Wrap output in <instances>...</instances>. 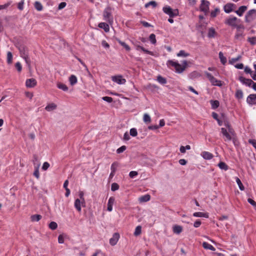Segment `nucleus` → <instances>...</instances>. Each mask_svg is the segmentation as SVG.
I'll list each match as a JSON object with an SVG mask.
<instances>
[{
  "label": "nucleus",
  "instance_id": "nucleus-40",
  "mask_svg": "<svg viewBox=\"0 0 256 256\" xmlns=\"http://www.w3.org/2000/svg\"><path fill=\"white\" fill-rule=\"evenodd\" d=\"M34 8L38 11H41L43 8L42 4L38 2H34Z\"/></svg>",
  "mask_w": 256,
  "mask_h": 256
},
{
  "label": "nucleus",
  "instance_id": "nucleus-14",
  "mask_svg": "<svg viewBox=\"0 0 256 256\" xmlns=\"http://www.w3.org/2000/svg\"><path fill=\"white\" fill-rule=\"evenodd\" d=\"M200 155L204 160H210L214 157V156L212 153L206 151L202 152Z\"/></svg>",
  "mask_w": 256,
  "mask_h": 256
},
{
  "label": "nucleus",
  "instance_id": "nucleus-1",
  "mask_svg": "<svg viewBox=\"0 0 256 256\" xmlns=\"http://www.w3.org/2000/svg\"><path fill=\"white\" fill-rule=\"evenodd\" d=\"M166 65L169 68L174 70L176 72L182 73L187 66L188 63L186 60L182 62V64L177 61L168 60L166 62Z\"/></svg>",
  "mask_w": 256,
  "mask_h": 256
},
{
  "label": "nucleus",
  "instance_id": "nucleus-15",
  "mask_svg": "<svg viewBox=\"0 0 256 256\" xmlns=\"http://www.w3.org/2000/svg\"><path fill=\"white\" fill-rule=\"evenodd\" d=\"M115 198L113 196H111L109 198L108 202V208L107 210L109 212H111L112 210V206L114 202Z\"/></svg>",
  "mask_w": 256,
  "mask_h": 256
},
{
  "label": "nucleus",
  "instance_id": "nucleus-61",
  "mask_svg": "<svg viewBox=\"0 0 256 256\" xmlns=\"http://www.w3.org/2000/svg\"><path fill=\"white\" fill-rule=\"evenodd\" d=\"M248 202L256 208V202L252 198H248Z\"/></svg>",
  "mask_w": 256,
  "mask_h": 256
},
{
  "label": "nucleus",
  "instance_id": "nucleus-8",
  "mask_svg": "<svg viewBox=\"0 0 256 256\" xmlns=\"http://www.w3.org/2000/svg\"><path fill=\"white\" fill-rule=\"evenodd\" d=\"M210 2L206 0H202L200 6V10L206 14L209 12V6Z\"/></svg>",
  "mask_w": 256,
  "mask_h": 256
},
{
  "label": "nucleus",
  "instance_id": "nucleus-20",
  "mask_svg": "<svg viewBox=\"0 0 256 256\" xmlns=\"http://www.w3.org/2000/svg\"><path fill=\"white\" fill-rule=\"evenodd\" d=\"M193 216L195 217H204L206 218H208V213H204L202 212H196L193 214Z\"/></svg>",
  "mask_w": 256,
  "mask_h": 256
},
{
  "label": "nucleus",
  "instance_id": "nucleus-41",
  "mask_svg": "<svg viewBox=\"0 0 256 256\" xmlns=\"http://www.w3.org/2000/svg\"><path fill=\"white\" fill-rule=\"evenodd\" d=\"M142 232V227L140 226H138L136 227L134 232V235L135 236H139Z\"/></svg>",
  "mask_w": 256,
  "mask_h": 256
},
{
  "label": "nucleus",
  "instance_id": "nucleus-53",
  "mask_svg": "<svg viewBox=\"0 0 256 256\" xmlns=\"http://www.w3.org/2000/svg\"><path fill=\"white\" fill-rule=\"evenodd\" d=\"M102 99L104 100L107 102H109V103L112 102L113 100V98L112 97L106 96L102 97Z\"/></svg>",
  "mask_w": 256,
  "mask_h": 256
},
{
  "label": "nucleus",
  "instance_id": "nucleus-26",
  "mask_svg": "<svg viewBox=\"0 0 256 256\" xmlns=\"http://www.w3.org/2000/svg\"><path fill=\"white\" fill-rule=\"evenodd\" d=\"M218 166L221 170H227L228 169V166L225 162H219Z\"/></svg>",
  "mask_w": 256,
  "mask_h": 256
},
{
  "label": "nucleus",
  "instance_id": "nucleus-60",
  "mask_svg": "<svg viewBox=\"0 0 256 256\" xmlns=\"http://www.w3.org/2000/svg\"><path fill=\"white\" fill-rule=\"evenodd\" d=\"M10 4L11 2H8L4 4L0 5V10L6 8Z\"/></svg>",
  "mask_w": 256,
  "mask_h": 256
},
{
  "label": "nucleus",
  "instance_id": "nucleus-34",
  "mask_svg": "<svg viewBox=\"0 0 256 256\" xmlns=\"http://www.w3.org/2000/svg\"><path fill=\"white\" fill-rule=\"evenodd\" d=\"M219 58L221 62L224 64L226 62V58L224 56L223 53L221 52H220L218 54Z\"/></svg>",
  "mask_w": 256,
  "mask_h": 256
},
{
  "label": "nucleus",
  "instance_id": "nucleus-48",
  "mask_svg": "<svg viewBox=\"0 0 256 256\" xmlns=\"http://www.w3.org/2000/svg\"><path fill=\"white\" fill-rule=\"evenodd\" d=\"M130 134L132 136H136L138 134V132L136 128H132L130 130Z\"/></svg>",
  "mask_w": 256,
  "mask_h": 256
},
{
  "label": "nucleus",
  "instance_id": "nucleus-59",
  "mask_svg": "<svg viewBox=\"0 0 256 256\" xmlns=\"http://www.w3.org/2000/svg\"><path fill=\"white\" fill-rule=\"evenodd\" d=\"M248 142L252 144V146L256 149V140L254 139L248 140Z\"/></svg>",
  "mask_w": 256,
  "mask_h": 256
},
{
  "label": "nucleus",
  "instance_id": "nucleus-21",
  "mask_svg": "<svg viewBox=\"0 0 256 256\" xmlns=\"http://www.w3.org/2000/svg\"><path fill=\"white\" fill-rule=\"evenodd\" d=\"M202 246L205 249L210 250L212 251L216 250L215 248L212 244H208L207 242H204L202 243Z\"/></svg>",
  "mask_w": 256,
  "mask_h": 256
},
{
  "label": "nucleus",
  "instance_id": "nucleus-51",
  "mask_svg": "<svg viewBox=\"0 0 256 256\" xmlns=\"http://www.w3.org/2000/svg\"><path fill=\"white\" fill-rule=\"evenodd\" d=\"M112 80H125V79L122 78V77L121 75H117L114 76L112 77Z\"/></svg>",
  "mask_w": 256,
  "mask_h": 256
},
{
  "label": "nucleus",
  "instance_id": "nucleus-29",
  "mask_svg": "<svg viewBox=\"0 0 256 256\" xmlns=\"http://www.w3.org/2000/svg\"><path fill=\"white\" fill-rule=\"evenodd\" d=\"M42 218V216L40 214H34L30 216L32 222H38Z\"/></svg>",
  "mask_w": 256,
  "mask_h": 256
},
{
  "label": "nucleus",
  "instance_id": "nucleus-55",
  "mask_svg": "<svg viewBox=\"0 0 256 256\" xmlns=\"http://www.w3.org/2000/svg\"><path fill=\"white\" fill-rule=\"evenodd\" d=\"M24 0H21L18 4V8L20 10H22L24 9Z\"/></svg>",
  "mask_w": 256,
  "mask_h": 256
},
{
  "label": "nucleus",
  "instance_id": "nucleus-63",
  "mask_svg": "<svg viewBox=\"0 0 256 256\" xmlns=\"http://www.w3.org/2000/svg\"><path fill=\"white\" fill-rule=\"evenodd\" d=\"M234 67L238 69H240V70H242V69L244 66V64L242 63L240 64H235L234 65Z\"/></svg>",
  "mask_w": 256,
  "mask_h": 256
},
{
  "label": "nucleus",
  "instance_id": "nucleus-38",
  "mask_svg": "<svg viewBox=\"0 0 256 256\" xmlns=\"http://www.w3.org/2000/svg\"><path fill=\"white\" fill-rule=\"evenodd\" d=\"M236 182L239 188L241 190H244V187L243 186L242 182H241L240 179L238 178H236Z\"/></svg>",
  "mask_w": 256,
  "mask_h": 256
},
{
  "label": "nucleus",
  "instance_id": "nucleus-30",
  "mask_svg": "<svg viewBox=\"0 0 256 256\" xmlns=\"http://www.w3.org/2000/svg\"><path fill=\"white\" fill-rule=\"evenodd\" d=\"M118 42L127 51H130V48L128 45L126 43L124 42H122L120 40H117Z\"/></svg>",
  "mask_w": 256,
  "mask_h": 256
},
{
  "label": "nucleus",
  "instance_id": "nucleus-47",
  "mask_svg": "<svg viewBox=\"0 0 256 256\" xmlns=\"http://www.w3.org/2000/svg\"><path fill=\"white\" fill-rule=\"evenodd\" d=\"M58 227L57 224L54 222H52L49 224V228L52 230H56Z\"/></svg>",
  "mask_w": 256,
  "mask_h": 256
},
{
  "label": "nucleus",
  "instance_id": "nucleus-27",
  "mask_svg": "<svg viewBox=\"0 0 256 256\" xmlns=\"http://www.w3.org/2000/svg\"><path fill=\"white\" fill-rule=\"evenodd\" d=\"M36 85V81H26V86L27 88H34Z\"/></svg>",
  "mask_w": 256,
  "mask_h": 256
},
{
  "label": "nucleus",
  "instance_id": "nucleus-64",
  "mask_svg": "<svg viewBox=\"0 0 256 256\" xmlns=\"http://www.w3.org/2000/svg\"><path fill=\"white\" fill-rule=\"evenodd\" d=\"M254 72H252V78L254 79V80H256V64H254Z\"/></svg>",
  "mask_w": 256,
  "mask_h": 256
},
{
  "label": "nucleus",
  "instance_id": "nucleus-45",
  "mask_svg": "<svg viewBox=\"0 0 256 256\" xmlns=\"http://www.w3.org/2000/svg\"><path fill=\"white\" fill-rule=\"evenodd\" d=\"M150 6H152L153 8H156L157 6L156 2L155 1H150L145 4V8H148Z\"/></svg>",
  "mask_w": 256,
  "mask_h": 256
},
{
  "label": "nucleus",
  "instance_id": "nucleus-32",
  "mask_svg": "<svg viewBox=\"0 0 256 256\" xmlns=\"http://www.w3.org/2000/svg\"><path fill=\"white\" fill-rule=\"evenodd\" d=\"M224 124L226 127V129L230 131L231 134H232V130H234L233 129V128H232V126L229 123V122L228 121H225V122H224Z\"/></svg>",
  "mask_w": 256,
  "mask_h": 256
},
{
  "label": "nucleus",
  "instance_id": "nucleus-23",
  "mask_svg": "<svg viewBox=\"0 0 256 256\" xmlns=\"http://www.w3.org/2000/svg\"><path fill=\"white\" fill-rule=\"evenodd\" d=\"M150 196L149 194H145L139 198L140 202H146L150 200Z\"/></svg>",
  "mask_w": 256,
  "mask_h": 256
},
{
  "label": "nucleus",
  "instance_id": "nucleus-37",
  "mask_svg": "<svg viewBox=\"0 0 256 256\" xmlns=\"http://www.w3.org/2000/svg\"><path fill=\"white\" fill-rule=\"evenodd\" d=\"M244 84H248L249 86H250L251 84H252V88L256 91V82H254V81H242Z\"/></svg>",
  "mask_w": 256,
  "mask_h": 256
},
{
  "label": "nucleus",
  "instance_id": "nucleus-49",
  "mask_svg": "<svg viewBox=\"0 0 256 256\" xmlns=\"http://www.w3.org/2000/svg\"><path fill=\"white\" fill-rule=\"evenodd\" d=\"M248 40L252 45L256 44V37L255 36L248 38Z\"/></svg>",
  "mask_w": 256,
  "mask_h": 256
},
{
  "label": "nucleus",
  "instance_id": "nucleus-5",
  "mask_svg": "<svg viewBox=\"0 0 256 256\" xmlns=\"http://www.w3.org/2000/svg\"><path fill=\"white\" fill-rule=\"evenodd\" d=\"M221 133L222 134L223 136L225 137V141L231 140L232 139L234 138V136L236 135V132L234 130H232V132L231 134L230 131L224 128H221Z\"/></svg>",
  "mask_w": 256,
  "mask_h": 256
},
{
  "label": "nucleus",
  "instance_id": "nucleus-12",
  "mask_svg": "<svg viewBox=\"0 0 256 256\" xmlns=\"http://www.w3.org/2000/svg\"><path fill=\"white\" fill-rule=\"evenodd\" d=\"M236 8V5L232 3H228L224 5V11L226 13H230L232 12Z\"/></svg>",
  "mask_w": 256,
  "mask_h": 256
},
{
  "label": "nucleus",
  "instance_id": "nucleus-50",
  "mask_svg": "<svg viewBox=\"0 0 256 256\" xmlns=\"http://www.w3.org/2000/svg\"><path fill=\"white\" fill-rule=\"evenodd\" d=\"M244 71L246 74H250V76H252V70L251 68L246 66L244 68Z\"/></svg>",
  "mask_w": 256,
  "mask_h": 256
},
{
  "label": "nucleus",
  "instance_id": "nucleus-57",
  "mask_svg": "<svg viewBox=\"0 0 256 256\" xmlns=\"http://www.w3.org/2000/svg\"><path fill=\"white\" fill-rule=\"evenodd\" d=\"M50 167V164L48 162H44V164H43V165H42V169L44 170H46L48 169V168Z\"/></svg>",
  "mask_w": 256,
  "mask_h": 256
},
{
  "label": "nucleus",
  "instance_id": "nucleus-31",
  "mask_svg": "<svg viewBox=\"0 0 256 256\" xmlns=\"http://www.w3.org/2000/svg\"><path fill=\"white\" fill-rule=\"evenodd\" d=\"M57 86L58 88L64 91H67L68 90V86L61 82H58Z\"/></svg>",
  "mask_w": 256,
  "mask_h": 256
},
{
  "label": "nucleus",
  "instance_id": "nucleus-46",
  "mask_svg": "<svg viewBox=\"0 0 256 256\" xmlns=\"http://www.w3.org/2000/svg\"><path fill=\"white\" fill-rule=\"evenodd\" d=\"M119 188V185L116 182H114L111 185V190L113 192L118 190Z\"/></svg>",
  "mask_w": 256,
  "mask_h": 256
},
{
  "label": "nucleus",
  "instance_id": "nucleus-44",
  "mask_svg": "<svg viewBox=\"0 0 256 256\" xmlns=\"http://www.w3.org/2000/svg\"><path fill=\"white\" fill-rule=\"evenodd\" d=\"M149 39H150V42H152V44H156V36L154 34H150L149 36Z\"/></svg>",
  "mask_w": 256,
  "mask_h": 256
},
{
  "label": "nucleus",
  "instance_id": "nucleus-16",
  "mask_svg": "<svg viewBox=\"0 0 256 256\" xmlns=\"http://www.w3.org/2000/svg\"><path fill=\"white\" fill-rule=\"evenodd\" d=\"M247 6H240L238 9L235 12L240 16H242L244 13L247 10Z\"/></svg>",
  "mask_w": 256,
  "mask_h": 256
},
{
  "label": "nucleus",
  "instance_id": "nucleus-11",
  "mask_svg": "<svg viewBox=\"0 0 256 256\" xmlns=\"http://www.w3.org/2000/svg\"><path fill=\"white\" fill-rule=\"evenodd\" d=\"M247 103L250 105H256V94H250L246 98Z\"/></svg>",
  "mask_w": 256,
  "mask_h": 256
},
{
  "label": "nucleus",
  "instance_id": "nucleus-4",
  "mask_svg": "<svg viewBox=\"0 0 256 256\" xmlns=\"http://www.w3.org/2000/svg\"><path fill=\"white\" fill-rule=\"evenodd\" d=\"M18 48L20 51V56L25 60V62L27 64H30V60L28 55L27 48L24 46H20L18 47Z\"/></svg>",
  "mask_w": 256,
  "mask_h": 256
},
{
  "label": "nucleus",
  "instance_id": "nucleus-6",
  "mask_svg": "<svg viewBox=\"0 0 256 256\" xmlns=\"http://www.w3.org/2000/svg\"><path fill=\"white\" fill-rule=\"evenodd\" d=\"M163 12L172 18L177 16L178 14V11L177 9L173 10L170 6H164L162 8Z\"/></svg>",
  "mask_w": 256,
  "mask_h": 256
},
{
  "label": "nucleus",
  "instance_id": "nucleus-39",
  "mask_svg": "<svg viewBox=\"0 0 256 256\" xmlns=\"http://www.w3.org/2000/svg\"><path fill=\"white\" fill-rule=\"evenodd\" d=\"M143 120L146 123H150L151 122V118L148 114H144Z\"/></svg>",
  "mask_w": 256,
  "mask_h": 256
},
{
  "label": "nucleus",
  "instance_id": "nucleus-33",
  "mask_svg": "<svg viewBox=\"0 0 256 256\" xmlns=\"http://www.w3.org/2000/svg\"><path fill=\"white\" fill-rule=\"evenodd\" d=\"M12 53L10 52H7V58L6 61L8 64H11L12 62Z\"/></svg>",
  "mask_w": 256,
  "mask_h": 256
},
{
  "label": "nucleus",
  "instance_id": "nucleus-7",
  "mask_svg": "<svg viewBox=\"0 0 256 256\" xmlns=\"http://www.w3.org/2000/svg\"><path fill=\"white\" fill-rule=\"evenodd\" d=\"M256 18V10H251L248 12L245 16V20L246 22H250Z\"/></svg>",
  "mask_w": 256,
  "mask_h": 256
},
{
  "label": "nucleus",
  "instance_id": "nucleus-43",
  "mask_svg": "<svg viewBox=\"0 0 256 256\" xmlns=\"http://www.w3.org/2000/svg\"><path fill=\"white\" fill-rule=\"evenodd\" d=\"M118 166V163L117 162H113L110 167L111 172H116Z\"/></svg>",
  "mask_w": 256,
  "mask_h": 256
},
{
  "label": "nucleus",
  "instance_id": "nucleus-58",
  "mask_svg": "<svg viewBox=\"0 0 256 256\" xmlns=\"http://www.w3.org/2000/svg\"><path fill=\"white\" fill-rule=\"evenodd\" d=\"M78 196H79V197H80V200H82V203H84V193L82 191H80L79 192V194H78Z\"/></svg>",
  "mask_w": 256,
  "mask_h": 256
},
{
  "label": "nucleus",
  "instance_id": "nucleus-9",
  "mask_svg": "<svg viewBox=\"0 0 256 256\" xmlns=\"http://www.w3.org/2000/svg\"><path fill=\"white\" fill-rule=\"evenodd\" d=\"M244 27L243 26L236 28V32L234 36L235 39L241 40L244 38Z\"/></svg>",
  "mask_w": 256,
  "mask_h": 256
},
{
  "label": "nucleus",
  "instance_id": "nucleus-13",
  "mask_svg": "<svg viewBox=\"0 0 256 256\" xmlns=\"http://www.w3.org/2000/svg\"><path fill=\"white\" fill-rule=\"evenodd\" d=\"M120 238V234L116 232L114 234L112 238L110 239V244L112 246H114L116 244Z\"/></svg>",
  "mask_w": 256,
  "mask_h": 256
},
{
  "label": "nucleus",
  "instance_id": "nucleus-28",
  "mask_svg": "<svg viewBox=\"0 0 256 256\" xmlns=\"http://www.w3.org/2000/svg\"><path fill=\"white\" fill-rule=\"evenodd\" d=\"M210 103L211 104L212 108V109H216V108H218L220 105V102L217 100H212L210 101Z\"/></svg>",
  "mask_w": 256,
  "mask_h": 256
},
{
  "label": "nucleus",
  "instance_id": "nucleus-10",
  "mask_svg": "<svg viewBox=\"0 0 256 256\" xmlns=\"http://www.w3.org/2000/svg\"><path fill=\"white\" fill-rule=\"evenodd\" d=\"M74 208L78 212H80L82 211V206L84 207L86 206V202L84 203H82V200H80L79 198H76L74 203Z\"/></svg>",
  "mask_w": 256,
  "mask_h": 256
},
{
  "label": "nucleus",
  "instance_id": "nucleus-52",
  "mask_svg": "<svg viewBox=\"0 0 256 256\" xmlns=\"http://www.w3.org/2000/svg\"><path fill=\"white\" fill-rule=\"evenodd\" d=\"M138 175V172L136 171H131L129 173V176L130 178H134Z\"/></svg>",
  "mask_w": 256,
  "mask_h": 256
},
{
  "label": "nucleus",
  "instance_id": "nucleus-17",
  "mask_svg": "<svg viewBox=\"0 0 256 256\" xmlns=\"http://www.w3.org/2000/svg\"><path fill=\"white\" fill-rule=\"evenodd\" d=\"M98 27L100 28H102L105 32H108L110 31L109 25L105 22H100L98 25Z\"/></svg>",
  "mask_w": 256,
  "mask_h": 256
},
{
  "label": "nucleus",
  "instance_id": "nucleus-54",
  "mask_svg": "<svg viewBox=\"0 0 256 256\" xmlns=\"http://www.w3.org/2000/svg\"><path fill=\"white\" fill-rule=\"evenodd\" d=\"M126 147L125 146H122L116 150V152L118 154H120L124 152L126 150Z\"/></svg>",
  "mask_w": 256,
  "mask_h": 256
},
{
  "label": "nucleus",
  "instance_id": "nucleus-22",
  "mask_svg": "<svg viewBox=\"0 0 256 256\" xmlns=\"http://www.w3.org/2000/svg\"><path fill=\"white\" fill-rule=\"evenodd\" d=\"M216 32L213 28H210L208 30V36L210 38H214L216 36Z\"/></svg>",
  "mask_w": 256,
  "mask_h": 256
},
{
  "label": "nucleus",
  "instance_id": "nucleus-24",
  "mask_svg": "<svg viewBox=\"0 0 256 256\" xmlns=\"http://www.w3.org/2000/svg\"><path fill=\"white\" fill-rule=\"evenodd\" d=\"M182 230V228L181 226L176 225L173 227V232L174 233L176 234H180Z\"/></svg>",
  "mask_w": 256,
  "mask_h": 256
},
{
  "label": "nucleus",
  "instance_id": "nucleus-42",
  "mask_svg": "<svg viewBox=\"0 0 256 256\" xmlns=\"http://www.w3.org/2000/svg\"><path fill=\"white\" fill-rule=\"evenodd\" d=\"M212 84L214 86H222L224 84V81H211Z\"/></svg>",
  "mask_w": 256,
  "mask_h": 256
},
{
  "label": "nucleus",
  "instance_id": "nucleus-3",
  "mask_svg": "<svg viewBox=\"0 0 256 256\" xmlns=\"http://www.w3.org/2000/svg\"><path fill=\"white\" fill-rule=\"evenodd\" d=\"M240 22V20L238 18H237L235 16H230L228 18H227L224 22L225 24L226 25H228L229 26H230L234 28H238V26H242V24H239Z\"/></svg>",
  "mask_w": 256,
  "mask_h": 256
},
{
  "label": "nucleus",
  "instance_id": "nucleus-18",
  "mask_svg": "<svg viewBox=\"0 0 256 256\" xmlns=\"http://www.w3.org/2000/svg\"><path fill=\"white\" fill-rule=\"evenodd\" d=\"M57 108V106L54 103H50L48 104L45 108V110L48 112H51L56 110Z\"/></svg>",
  "mask_w": 256,
  "mask_h": 256
},
{
  "label": "nucleus",
  "instance_id": "nucleus-19",
  "mask_svg": "<svg viewBox=\"0 0 256 256\" xmlns=\"http://www.w3.org/2000/svg\"><path fill=\"white\" fill-rule=\"evenodd\" d=\"M220 12V10L218 8L216 7L212 10L210 14V16L212 18L216 17Z\"/></svg>",
  "mask_w": 256,
  "mask_h": 256
},
{
  "label": "nucleus",
  "instance_id": "nucleus-25",
  "mask_svg": "<svg viewBox=\"0 0 256 256\" xmlns=\"http://www.w3.org/2000/svg\"><path fill=\"white\" fill-rule=\"evenodd\" d=\"M177 56L178 57H182V58H186L190 56V54L186 52L184 50H180L177 54Z\"/></svg>",
  "mask_w": 256,
  "mask_h": 256
},
{
  "label": "nucleus",
  "instance_id": "nucleus-35",
  "mask_svg": "<svg viewBox=\"0 0 256 256\" xmlns=\"http://www.w3.org/2000/svg\"><path fill=\"white\" fill-rule=\"evenodd\" d=\"M235 96L238 99H241L243 97V92L240 90H238L236 91Z\"/></svg>",
  "mask_w": 256,
  "mask_h": 256
},
{
  "label": "nucleus",
  "instance_id": "nucleus-2",
  "mask_svg": "<svg viewBox=\"0 0 256 256\" xmlns=\"http://www.w3.org/2000/svg\"><path fill=\"white\" fill-rule=\"evenodd\" d=\"M102 16L104 20L109 24H113L114 18L112 15V9L110 7H107L104 10Z\"/></svg>",
  "mask_w": 256,
  "mask_h": 256
},
{
  "label": "nucleus",
  "instance_id": "nucleus-56",
  "mask_svg": "<svg viewBox=\"0 0 256 256\" xmlns=\"http://www.w3.org/2000/svg\"><path fill=\"white\" fill-rule=\"evenodd\" d=\"M16 68L18 72H20L22 70L21 64L20 62H17L15 64Z\"/></svg>",
  "mask_w": 256,
  "mask_h": 256
},
{
  "label": "nucleus",
  "instance_id": "nucleus-36",
  "mask_svg": "<svg viewBox=\"0 0 256 256\" xmlns=\"http://www.w3.org/2000/svg\"><path fill=\"white\" fill-rule=\"evenodd\" d=\"M241 58L240 56H238L236 58H230L228 62L230 64H235V63Z\"/></svg>",
  "mask_w": 256,
  "mask_h": 256
},
{
  "label": "nucleus",
  "instance_id": "nucleus-62",
  "mask_svg": "<svg viewBox=\"0 0 256 256\" xmlns=\"http://www.w3.org/2000/svg\"><path fill=\"white\" fill-rule=\"evenodd\" d=\"M201 224L200 220H196L194 224V226L195 228H198L200 226Z\"/></svg>",
  "mask_w": 256,
  "mask_h": 256
}]
</instances>
